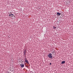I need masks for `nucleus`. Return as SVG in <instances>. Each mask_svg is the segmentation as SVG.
I'll return each mask as SVG.
<instances>
[{
	"mask_svg": "<svg viewBox=\"0 0 73 73\" xmlns=\"http://www.w3.org/2000/svg\"><path fill=\"white\" fill-rule=\"evenodd\" d=\"M52 54L51 53H49L48 55V57L49 58H52Z\"/></svg>",
	"mask_w": 73,
	"mask_h": 73,
	"instance_id": "nucleus-1",
	"label": "nucleus"
},
{
	"mask_svg": "<svg viewBox=\"0 0 73 73\" xmlns=\"http://www.w3.org/2000/svg\"><path fill=\"white\" fill-rule=\"evenodd\" d=\"M25 62L27 63V64H29V61H28V60L27 59V58H25Z\"/></svg>",
	"mask_w": 73,
	"mask_h": 73,
	"instance_id": "nucleus-2",
	"label": "nucleus"
},
{
	"mask_svg": "<svg viewBox=\"0 0 73 73\" xmlns=\"http://www.w3.org/2000/svg\"><path fill=\"white\" fill-rule=\"evenodd\" d=\"M20 66L22 68H23L24 66V64H20Z\"/></svg>",
	"mask_w": 73,
	"mask_h": 73,
	"instance_id": "nucleus-3",
	"label": "nucleus"
},
{
	"mask_svg": "<svg viewBox=\"0 0 73 73\" xmlns=\"http://www.w3.org/2000/svg\"><path fill=\"white\" fill-rule=\"evenodd\" d=\"M65 61H64L62 62L61 64H65Z\"/></svg>",
	"mask_w": 73,
	"mask_h": 73,
	"instance_id": "nucleus-4",
	"label": "nucleus"
},
{
	"mask_svg": "<svg viewBox=\"0 0 73 73\" xmlns=\"http://www.w3.org/2000/svg\"><path fill=\"white\" fill-rule=\"evenodd\" d=\"M57 15H58L59 16V15H60V13H59V12H58L57 13Z\"/></svg>",
	"mask_w": 73,
	"mask_h": 73,
	"instance_id": "nucleus-5",
	"label": "nucleus"
},
{
	"mask_svg": "<svg viewBox=\"0 0 73 73\" xmlns=\"http://www.w3.org/2000/svg\"><path fill=\"white\" fill-rule=\"evenodd\" d=\"M26 52H27V50H25V51H24V54H25V53H26Z\"/></svg>",
	"mask_w": 73,
	"mask_h": 73,
	"instance_id": "nucleus-6",
	"label": "nucleus"
},
{
	"mask_svg": "<svg viewBox=\"0 0 73 73\" xmlns=\"http://www.w3.org/2000/svg\"><path fill=\"white\" fill-rule=\"evenodd\" d=\"M53 28L54 29H56V27H54V26H53Z\"/></svg>",
	"mask_w": 73,
	"mask_h": 73,
	"instance_id": "nucleus-7",
	"label": "nucleus"
},
{
	"mask_svg": "<svg viewBox=\"0 0 73 73\" xmlns=\"http://www.w3.org/2000/svg\"><path fill=\"white\" fill-rule=\"evenodd\" d=\"M9 16H11V14L9 15Z\"/></svg>",
	"mask_w": 73,
	"mask_h": 73,
	"instance_id": "nucleus-8",
	"label": "nucleus"
},
{
	"mask_svg": "<svg viewBox=\"0 0 73 73\" xmlns=\"http://www.w3.org/2000/svg\"><path fill=\"white\" fill-rule=\"evenodd\" d=\"M11 15H12V16H14L13 14H11Z\"/></svg>",
	"mask_w": 73,
	"mask_h": 73,
	"instance_id": "nucleus-9",
	"label": "nucleus"
},
{
	"mask_svg": "<svg viewBox=\"0 0 73 73\" xmlns=\"http://www.w3.org/2000/svg\"><path fill=\"white\" fill-rule=\"evenodd\" d=\"M52 64V63H50V65H51Z\"/></svg>",
	"mask_w": 73,
	"mask_h": 73,
	"instance_id": "nucleus-10",
	"label": "nucleus"
},
{
	"mask_svg": "<svg viewBox=\"0 0 73 73\" xmlns=\"http://www.w3.org/2000/svg\"><path fill=\"white\" fill-rule=\"evenodd\" d=\"M54 53V52H52V53Z\"/></svg>",
	"mask_w": 73,
	"mask_h": 73,
	"instance_id": "nucleus-11",
	"label": "nucleus"
},
{
	"mask_svg": "<svg viewBox=\"0 0 73 73\" xmlns=\"http://www.w3.org/2000/svg\"><path fill=\"white\" fill-rule=\"evenodd\" d=\"M11 13V14L12 13Z\"/></svg>",
	"mask_w": 73,
	"mask_h": 73,
	"instance_id": "nucleus-12",
	"label": "nucleus"
}]
</instances>
